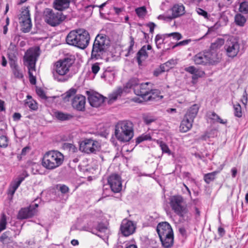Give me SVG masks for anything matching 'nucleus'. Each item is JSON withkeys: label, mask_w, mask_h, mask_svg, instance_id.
Instances as JSON below:
<instances>
[{"label": "nucleus", "mask_w": 248, "mask_h": 248, "mask_svg": "<svg viewBox=\"0 0 248 248\" xmlns=\"http://www.w3.org/2000/svg\"><path fill=\"white\" fill-rule=\"evenodd\" d=\"M103 215L100 210H95L87 214L84 217L85 224L82 227V230L91 232L101 238L108 237L106 232L107 228L102 222Z\"/></svg>", "instance_id": "nucleus-1"}, {"label": "nucleus", "mask_w": 248, "mask_h": 248, "mask_svg": "<svg viewBox=\"0 0 248 248\" xmlns=\"http://www.w3.org/2000/svg\"><path fill=\"white\" fill-rule=\"evenodd\" d=\"M74 61L75 60L71 58H65L57 61L52 70L54 79L58 82L67 81L71 78L68 73Z\"/></svg>", "instance_id": "nucleus-2"}, {"label": "nucleus", "mask_w": 248, "mask_h": 248, "mask_svg": "<svg viewBox=\"0 0 248 248\" xmlns=\"http://www.w3.org/2000/svg\"><path fill=\"white\" fill-rule=\"evenodd\" d=\"M39 55V47H35L28 49L23 57L24 64L28 69L29 80L32 85L35 84L36 82L35 65Z\"/></svg>", "instance_id": "nucleus-3"}, {"label": "nucleus", "mask_w": 248, "mask_h": 248, "mask_svg": "<svg viewBox=\"0 0 248 248\" xmlns=\"http://www.w3.org/2000/svg\"><path fill=\"white\" fill-rule=\"evenodd\" d=\"M90 39L88 32L84 29H79L71 31L67 35L66 41L68 45L84 49L88 46Z\"/></svg>", "instance_id": "nucleus-4"}, {"label": "nucleus", "mask_w": 248, "mask_h": 248, "mask_svg": "<svg viewBox=\"0 0 248 248\" xmlns=\"http://www.w3.org/2000/svg\"><path fill=\"white\" fill-rule=\"evenodd\" d=\"M115 136L121 142L129 141L134 136L133 123L129 121L119 122L115 125Z\"/></svg>", "instance_id": "nucleus-5"}, {"label": "nucleus", "mask_w": 248, "mask_h": 248, "mask_svg": "<svg viewBox=\"0 0 248 248\" xmlns=\"http://www.w3.org/2000/svg\"><path fill=\"white\" fill-rule=\"evenodd\" d=\"M64 161V155L57 150L46 152L44 155L42 166L47 170H52L61 166Z\"/></svg>", "instance_id": "nucleus-6"}, {"label": "nucleus", "mask_w": 248, "mask_h": 248, "mask_svg": "<svg viewBox=\"0 0 248 248\" xmlns=\"http://www.w3.org/2000/svg\"><path fill=\"white\" fill-rule=\"evenodd\" d=\"M109 45V41L105 35H97L94 41L91 58L92 59L98 60L102 58Z\"/></svg>", "instance_id": "nucleus-7"}, {"label": "nucleus", "mask_w": 248, "mask_h": 248, "mask_svg": "<svg viewBox=\"0 0 248 248\" xmlns=\"http://www.w3.org/2000/svg\"><path fill=\"white\" fill-rule=\"evenodd\" d=\"M170 206L173 212L179 217H184L188 212L187 206L185 204L181 196L174 195L170 200Z\"/></svg>", "instance_id": "nucleus-8"}, {"label": "nucleus", "mask_w": 248, "mask_h": 248, "mask_svg": "<svg viewBox=\"0 0 248 248\" xmlns=\"http://www.w3.org/2000/svg\"><path fill=\"white\" fill-rule=\"evenodd\" d=\"M140 84L139 81L137 78H131L125 84L124 89L122 87L118 88L115 91L113 92L108 95V103L111 104L115 101L118 98H120L124 90L128 88H133L135 92L136 86H139Z\"/></svg>", "instance_id": "nucleus-9"}, {"label": "nucleus", "mask_w": 248, "mask_h": 248, "mask_svg": "<svg viewBox=\"0 0 248 248\" xmlns=\"http://www.w3.org/2000/svg\"><path fill=\"white\" fill-rule=\"evenodd\" d=\"M44 19L46 23L55 27L65 19V16L62 13L55 12L52 9L46 8L44 11Z\"/></svg>", "instance_id": "nucleus-10"}, {"label": "nucleus", "mask_w": 248, "mask_h": 248, "mask_svg": "<svg viewBox=\"0 0 248 248\" xmlns=\"http://www.w3.org/2000/svg\"><path fill=\"white\" fill-rule=\"evenodd\" d=\"M224 49L228 57L233 58L240 50V44L238 39L233 36H229L226 41Z\"/></svg>", "instance_id": "nucleus-11"}, {"label": "nucleus", "mask_w": 248, "mask_h": 248, "mask_svg": "<svg viewBox=\"0 0 248 248\" xmlns=\"http://www.w3.org/2000/svg\"><path fill=\"white\" fill-rule=\"evenodd\" d=\"M99 143L92 139H85L79 145V150L86 154L94 153L98 149Z\"/></svg>", "instance_id": "nucleus-12"}, {"label": "nucleus", "mask_w": 248, "mask_h": 248, "mask_svg": "<svg viewBox=\"0 0 248 248\" xmlns=\"http://www.w3.org/2000/svg\"><path fill=\"white\" fill-rule=\"evenodd\" d=\"M193 61L196 64L203 65L213 64L215 62L213 55L209 52L198 53L194 56Z\"/></svg>", "instance_id": "nucleus-13"}, {"label": "nucleus", "mask_w": 248, "mask_h": 248, "mask_svg": "<svg viewBox=\"0 0 248 248\" xmlns=\"http://www.w3.org/2000/svg\"><path fill=\"white\" fill-rule=\"evenodd\" d=\"M108 183L114 193L120 192L122 189V178L117 174H112L108 178Z\"/></svg>", "instance_id": "nucleus-14"}, {"label": "nucleus", "mask_w": 248, "mask_h": 248, "mask_svg": "<svg viewBox=\"0 0 248 248\" xmlns=\"http://www.w3.org/2000/svg\"><path fill=\"white\" fill-rule=\"evenodd\" d=\"M29 176L27 171L24 170L17 178L14 179L11 183L8 188V194L12 196L14 195L16 191L24 179Z\"/></svg>", "instance_id": "nucleus-15"}, {"label": "nucleus", "mask_w": 248, "mask_h": 248, "mask_svg": "<svg viewBox=\"0 0 248 248\" xmlns=\"http://www.w3.org/2000/svg\"><path fill=\"white\" fill-rule=\"evenodd\" d=\"M151 88H152V84L151 82L142 83L139 86H136L134 93L137 95L140 96L143 100L145 101Z\"/></svg>", "instance_id": "nucleus-16"}, {"label": "nucleus", "mask_w": 248, "mask_h": 248, "mask_svg": "<svg viewBox=\"0 0 248 248\" xmlns=\"http://www.w3.org/2000/svg\"><path fill=\"white\" fill-rule=\"evenodd\" d=\"M135 229L136 226L133 221L125 219L122 221L120 230L124 236H128L133 234Z\"/></svg>", "instance_id": "nucleus-17"}, {"label": "nucleus", "mask_w": 248, "mask_h": 248, "mask_svg": "<svg viewBox=\"0 0 248 248\" xmlns=\"http://www.w3.org/2000/svg\"><path fill=\"white\" fill-rule=\"evenodd\" d=\"M85 97L82 95L78 94L73 99L72 105L73 108L77 110L83 111L85 110Z\"/></svg>", "instance_id": "nucleus-18"}, {"label": "nucleus", "mask_w": 248, "mask_h": 248, "mask_svg": "<svg viewBox=\"0 0 248 248\" xmlns=\"http://www.w3.org/2000/svg\"><path fill=\"white\" fill-rule=\"evenodd\" d=\"M156 231L159 237L173 233L172 229L167 222H162L158 224Z\"/></svg>", "instance_id": "nucleus-19"}, {"label": "nucleus", "mask_w": 248, "mask_h": 248, "mask_svg": "<svg viewBox=\"0 0 248 248\" xmlns=\"http://www.w3.org/2000/svg\"><path fill=\"white\" fill-rule=\"evenodd\" d=\"M171 16L172 19L180 17L185 13V8L181 4H175L170 9Z\"/></svg>", "instance_id": "nucleus-20"}, {"label": "nucleus", "mask_w": 248, "mask_h": 248, "mask_svg": "<svg viewBox=\"0 0 248 248\" xmlns=\"http://www.w3.org/2000/svg\"><path fill=\"white\" fill-rule=\"evenodd\" d=\"M151 46L148 45L147 46H143L138 51L137 54L136 58L139 65H141L142 62L146 60L148 57V54L146 50H151Z\"/></svg>", "instance_id": "nucleus-21"}, {"label": "nucleus", "mask_w": 248, "mask_h": 248, "mask_svg": "<svg viewBox=\"0 0 248 248\" xmlns=\"http://www.w3.org/2000/svg\"><path fill=\"white\" fill-rule=\"evenodd\" d=\"M88 100L90 105L96 108L100 107L104 102V97L99 93L91 94L88 97Z\"/></svg>", "instance_id": "nucleus-22"}, {"label": "nucleus", "mask_w": 248, "mask_h": 248, "mask_svg": "<svg viewBox=\"0 0 248 248\" xmlns=\"http://www.w3.org/2000/svg\"><path fill=\"white\" fill-rule=\"evenodd\" d=\"M35 214V209L31 206L29 207L22 208L18 214V218L20 219L31 217Z\"/></svg>", "instance_id": "nucleus-23"}, {"label": "nucleus", "mask_w": 248, "mask_h": 248, "mask_svg": "<svg viewBox=\"0 0 248 248\" xmlns=\"http://www.w3.org/2000/svg\"><path fill=\"white\" fill-rule=\"evenodd\" d=\"M185 71L192 75V79L193 82L196 80L198 78L202 77L204 72L202 70L196 69L194 66H190L185 68Z\"/></svg>", "instance_id": "nucleus-24"}, {"label": "nucleus", "mask_w": 248, "mask_h": 248, "mask_svg": "<svg viewBox=\"0 0 248 248\" xmlns=\"http://www.w3.org/2000/svg\"><path fill=\"white\" fill-rule=\"evenodd\" d=\"M71 0H54L53 8L59 11H64L69 8Z\"/></svg>", "instance_id": "nucleus-25"}, {"label": "nucleus", "mask_w": 248, "mask_h": 248, "mask_svg": "<svg viewBox=\"0 0 248 248\" xmlns=\"http://www.w3.org/2000/svg\"><path fill=\"white\" fill-rule=\"evenodd\" d=\"M194 120L185 116L180 126V130L182 132H186L192 127Z\"/></svg>", "instance_id": "nucleus-26"}, {"label": "nucleus", "mask_w": 248, "mask_h": 248, "mask_svg": "<svg viewBox=\"0 0 248 248\" xmlns=\"http://www.w3.org/2000/svg\"><path fill=\"white\" fill-rule=\"evenodd\" d=\"M53 116L60 121H69L74 118V115L71 113L63 112L59 110L54 111Z\"/></svg>", "instance_id": "nucleus-27"}, {"label": "nucleus", "mask_w": 248, "mask_h": 248, "mask_svg": "<svg viewBox=\"0 0 248 248\" xmlns=\"http://www.w3.org/2000/svg\"><path fill=\"white\" fill-rule=\"evenodd\" d=\"M162 246L165 248L171 247L173 244V233L165 236H160Z\"/></svg>", "instance_id": "nucleus-28"}, {"label": "nucleus", "mask_w": 248, "mask_h": 248, "mask_svg": "<svg viewBox=\"0 0 248 248\" xmlns=\"http://www.w3.org/2000/svg\"><path fill=\"white\" fill-rule=\"evenodd\" d=\"M160 93L158 90H153L152 88L150 89V91L149 93V94L147 96L146 101L155 100L159 99H162L163 96L160 95Z\"/></svg>", "instance_id": "nucleus-29"}, {"label": "nucleus", "mask_w": 248, "mask_h": 248, "mask_svg": "<svg viewBox=\"0 0 248 248\" xmlns=\"http://www.w3.org/2000/svg\"><path fill=\"white\" fill-rule=\"evenodd\" d=\"M199 109V106L197 104L192 105L187 110L186 116V117L190 118L193 120L196 116Z\"/></svg>", "instance_id": "nucleus-30"}, {"label": "nucleus", "mask_w": 248, "mask_h": 248, "mask_svg": "<svg viewBox=\"0 0 248 248\" xmlns=\"http://www.w3.org/2000/svg\"><path fill=\"white\" fill-rule=\"evenodd\" d=\"M10 67L15 78L19 79L23 78V74L17 64L10 65Z\"/></svg>", "instance_id": "nucleus-31"}, {"label": "nucleus", "mask_w": 248, "mask_h": 248, "mask_svg": "<svg viewBox=\"0 0 248 248\" xmlns=\"http://www.w3.org/2000/svg\"><path fill=\"white\" fill-rule=\"evenodd\" d=\"M225 44L224 39L218 38L211 44L210 48L213 50H216L220 48Z\"/></svg>", "instance_id": "nucleus-32"}, {"label": "nucleus", "mask_w": 248, "mask_h": 248, "mask_svg": "<svg viewBox=\"0 0 248 248\" xmlns=\"http://www.w3.org/2000/svg\"><path fill=\"white\" fill-rule=\"evenodd\" d=\"M239 11L244 14H248V1L246 0H239Z\"/></svg>", "instance_id": "nucleus-33"}, {"label": "nucleus", "mask_w": 248, "mask_h": 248, "mask_svg": "<svg viewBox=\"0 0 248 248\" xmlns=\"http://www.w3.org/2000/svg\"><path fill=\"white\" fill-rule=\"evenodd\" d=\"M158 218L157 217L147 216L146 221L144 223L146 226H155L158 223Z\"/></svg>", "instance_id": "nucleus-34"}, {"label": "nucleus", "mask_w": 248, "mask_h": 248, "mask_svg": "<svg viewBox=\"0 0 248 248\" xmlns=\"http://www.w3.org/2000/svg\"><path fill=\"white\" fill-rule=\"evenodd\" d=\"M209 118L213 120L214 123L225 124L227 122V120L221 119L220 117L214 112H212L210 114H209Z\"/></svg>", "instance_id": "nucleus-35"}, {"label": "nucleus", "mask_w": 248, "mask_h": 248, "mask_svg": "<svg viewBox=\"0 0 248 248\" xmlns=\"http://www.w3.org/2000/svg\"><path fill=\"white\" fill-rule=\"evenodd\" d=\"M165 37L170 38V41H178L182 38V35L179 32H174L170 33H165Z\"/></svg>", "instance_id": "nucleus-36"}, {"label": "nucleus", "mask_w": 248, "mask_h": 248, "mask_svg": "<svg viewBox=\"0 0 248 248\" xmlns=\"http://www.w3.org/2000/svg\"><path fill=\"white\" fill-rule=\"evenodd\" d=\"M217 173V171H215L204 174L203 178L205 183L209 184L211 182L215 180L216 176Z\"/></svg>", "instance_id": "nucleus-37"}, {"label": "nucleus", "mask_w": 248, "mask_h": 248, "mask_svg": "<svg viewBox=\"0 0 248 248\" xmlns=\"http://www.w3.org/2000/svg\"><path fill=\"white\" fill-rule=\"evenodd\" d=\"M246 22V18L244 16L241 15L240 14L236 15L235 16V22L236 25L240 27H243L244 26Z\"/></svg>", "instance_id": "nucleus-38"}, {"label": "nucleus", "mask_w": 248, "mask_h": 248, "mask_svg": "<svg viewBox=\"0 0 248 248\" xmlns=\"http://www.w3.org/2000/svg\"><path fill=\"white\" fill-rule=\"evenodd\" d=\"M27 98L29 99V101L25 102L26 106L31 110H36L38 108V107L36 101L32 99L31 97L29 95L27 96Z\"/></svg>", "instance_id": "nucleus-39"}, {"label": "nucleus", "mask_w": 248, "mask_h": 248, "mask_svg": "<svg viewBox=\"0 0 248 248\" xmlns=\"http://www.w3.org/2000/svg\"><path fill=\"white\" fill-rule=\"evenodd\" d=\"M157 143L161 149L163 154L166 153L169 155L171 154V151L166 143L161 140H157Z\"/></svg>", "instance_id": "nucleus-40"}, {"label": "nucleus", "mask_w": 248, "mask_h": 248, "mask_svg": "<svg viewBox=\"0 0 248 248\" xmlns=\"http://www.w3.org/2000/svg\"><path fill=\"white\" fill-rule=\"evenodd\" d=\"M17 53L16 52H9L8 53V58L9 61V64L10 65H14L17 63V58L16 56Z\"/></svg>", "instance_id": "nucleus-41"}, {"label": "nucleus", "mask_w": 248, "mask_h": 248, "mask_svg": "<svg viewBox=\"0 0 248 248\" xmlns=\"http://www.w3.org/2000/svg\"><path fill=\"white\" fill-rule=\"evenodd\" d=\"M142 119L144 123L147 125H149L156 120L155 117L149 114L143 115Z\"/></svg>", "instance_id": "nucleus-42"}, {"label": "nucleus", "mask_w": 248, "mask_h": 248, "mask_svg": "<svg viewBox=\"0 0 248 248\" xmlns=\"http://www.w3.org/2000/svg\"><path fill=\"white\" fill-rule=\"evenodd\" d=\"M21 23L22 31L24 33L29 32L32 27V24L31 20H28L26 22H23Z\"/></svg>", "instance_id": "nucleus-43"}, {"label": "nucleus", "mask_w": 248, "mask_h": 248, "mask_svg": "<svg viewBox=\"0 0 248 248\" xmlns=\"http://www.w3.org/2000/svg\"><path fill=\"white\" fill-rule=\"evenodd\" d=\"M21 22H26L28 20H31L29 10L27 8L23 10L21 15Z\"/></svg>", "instance_id": "nucleus-44"}, {"label": "nucleus", "mask_w": 248, "mask_h": 248, "mask_svg": "<svg viewBox=\"0 0 248 248\" xmlns=\"http://www.w3.org/2000/svg\"><path fill=\"white\" fill-rule=\"evenodd\" d=\"M167 39L168 38L165 37V34L162 35L157 34L155 40L157 47L159 48V45L163 43L164 40Z\"/></svg>", "instance_id": "nucleus-45"}, {"label": "nucleus", "mask_w": 248, "mask_h": 248, "mask_svg": "<svg viewBox=\"0 0 248 248\" xmlns=\"http://www.w3.org/2000/svg\"><path fill=\"white\" fill-rule=\"evenodd\" d=\"M10 232L6 231L3 233L0 237V241L3 244L7 243L10 240Z\"/></svg>", "instance_id": "nucleus-46"}, {"label": "nucleus", "mask_w": 248, "mask_h": 248, "mask_svg": "<svg viewBox=\"0 0 248 248\" xmlns=\"http://www.w3.org/2000/svg\"><path fill=\"white\" fill-rule=\"evenodd\" d=\"M9 140L7 136L2 135L0 136V147L5 148L8 145Z\"/></svg>", "instance_id": "nucleus-47"}, {"label": "nucleus", "mask_w": 248, "mask_h": 248, "mask_svg": "<svg viewBox=\"0 0 248 248\" xmlns=\"http://www.w3.org/2000/svg\"><path fill=\"white\" fill-rule=\"evenodd\" d=\"M197 14L202 17H203L206 20H209L210 17V15L206 11L200 8H197L196 9Z\"/></svg>", "instance_id": "nucleus-48"}, {"label": "nucleus", "mask_w": 248, "mask_h": 248, "mask_svg": "<svg viewBox=\"0 0 248 248\" xmlns=\"http://www.w3.org/2000/svg\"><path fill=\"white\" fill-rule=\"evenodd\" d=\"M234 114L235 116L240 118L242 116L241 107L239 104H237L233 106Z\"/></svg>", "instance_id": "nucleus-49"}, {"label": "nucleus", "mask_w": 248, "mask_h": 248, "mask_svg": "<svg viewBox=\"0 0 248 248\" xmlns=\"http://www.w3.org/2000/svg\"><path fill=\"white\" fill-rule=\"evenodd\" d=\"M7 221L6 216L3 214L0 219V232L5 230L6 228Z\"/></svg>", "instance_id": "nucleus-50"}, {"label": "nucleus", "mask_w": 248, "mask_h": 248, "mask_svg": "<svg viewBox=\"0 0 248 248\" xmlns=\"http://www.w3.org/2000/svg\"><path fill=\"white\" fill-rule=\"evenodd\" d=\"M151 139V137L149 134H142L138 137L136 140V144H139L144 140H150Z\"/></svg>", "instance_id": "nucleus-51"}, {"label": "nucleus", "mask_w": 248, "mask_h": 248, "mask_svg": "<svg viewBox=\"0 0 248 248\" xmlns=\"http://www.w3.org/2000/svg\"><path fill=\"white\" fill-rule=\"evenodd\" d=\"M114 73L112 72L109 71H105L101 76V78H106V79H108L109 80L113 79L114 78Z\"/></svg>", "instance_id": "nucleus-52"}, {"label": "nucleus", "mask_w": 248, "mask_h": 248, "mask_svg": "<svg viewBox=\"0 0 248 248\" xmlns=\"http://www.w3.org/2000/svg\"><path fill=\"white\" fill-rule=\"evenodd\" d=\"M134 40L132 37H130V45L127 49V53L125 54L126 57H128L131 54H133L134 53L133 51V46L134 45Z\"/></svg>", "instance_id": "nucleus-53"}, {"label": "nucleus", "mask_w": 248, "mask_h": 248, "mask_svg": "<svg viewBox=\"0 0 248 248\" xmlns=\"http://www.w3.org/2000/svg\"><path fill=\"white\" fill-rule=\"evenodd\" d=\"M77 90L74 88H71L67 92H66L64 94V97L63 99L65 100L68 101L69 98L72 96L76 94Z\"/></svg>", "instance_id": "nucleus-54"}, {"label": "nucleus", "mask_w": 248, "mask_h": 248, "mask_svg": "<svg viewBox=\"0 0 248 248\" xmlns=\"http://www.w3.org/2000/svg\"><path fill=\"white\" fill-rule=\"evenodd\" d=\"M135 11L139 17H143L146 14V9L145 7L142 6L136 9Z\"/></svg>", "instance_id": "nucleus-55"}, {"label": "nucleus", "mask_w": 248, "mask_h": 248, "mask_svg": "<svg viewBox=\"0 0 248 248\" xmlns=\"http://www.w3.org/2000/svg\"><path fill=\"white\" fill-rule=\"evenodd\" d=\"M241 101L244 106L246 107L248 102V94L247 93L246 89L245 90Z\"/></svg>", "instance_id": "nucleus-56"}, {"label": "nucleus", "mask_w": 248, "mask_h": 248, "mask_svg": "<svg viewBox=\"0 0 248 248\" xmlns=\"http://www.w3.org/2000/svg\"><path fill=\"white\" fill-rule=\"evenodd\" d=\"M191 42V40L190 39H186L185 40H183L182 41H180L178 43H176L173 46V48H174L175 47L178 46H186L188 45L189 43Z\"/></svg>", "instance_id": "nucleus-57"}, {"label": "nucleus", "mask_w": 248, "mask_h": 248, "mask_svg": "<svg viewBox=\"0 0 248 248\" xmlns=\"http://www.w3.org/2000/svg\"><path fill=\"white\" fill-rule=\"evenodd\" d=\"M99 65V63L96 62L92 65V72L94 75H96L99 71L100 69Z\"/></svg>", "instance_id": "nucleus-58"}, {"label": "nucleus", "mask_w": 248, "mask_h": 248, "mask_svg": "<svg viewBox=\"0 0 248 248\" xmlns=\"http://www.w3.org/2000/svg\"><path fill=\"white\" fill-rule=\"evenodd\" d=\"M157 19L159 20H163L166 22H169L171 21L172 19H173L171 18V16H166L165 15H160L158 16Z\"/></svg>", "instance_id": "nucleus-59"}, {"label": "nucleus", "mask_w": 248, "mask_h": 248, "mask_svg": "<svg viewBox=\"0 0 248 248\" xmlns=\"http://www.w3.org/2000/svg\"><path fill=\"white\" fill-rule=\"evenodd\" d=\"M6 128V124L3 121H0V132L1 134L3 135L5 134Z\"/></svg>", "instance_id": "nucleus-60"}, {"label": "nucleus", "mask_w": 248, "mask_h": 248, "mask_svg": "<svg viewBox=\"0 0 248 248\" xmlns=\"http://www.w3.org/2000/svg\"><path fill=\"white\" fill-rule=\"evenodd\" d=\"M176 61L173 59L170 60L164 63L165 64H166L167 67H168L169 69L172 68L176 64Z\"/></svg>", "instance_id": "nucleus-61"}, {"label": "nucleus", "mask_w": 248, "mask_h": 248, "mask_svg": "<svg viewBox=\"0 0 248 248\" xmlns=\"http://www.w3.org/2000/svg\"><path fill=\"white\" fill-rule=\"evenodd\" d=\"M59 190L63 194H65L67 193L69 191V188L65 185H60L59 186Z\"/></svg>", "instance_id": "nucleus-62"}, {"label": "nucleus", "mask_w": 248, "mask_h": 248, "mask_svg": "<svg viewBox=\"0 0 248 248\" xmlns=\"http://www.w3.org/2000/svg\"><path fill=\"white\" fill-rule=\"evenodd\" d=\"M202 0H183V1L188 5H190L192 4H197L199 3Z\"/></svg>", "instance_id": "nucleus-63"}, {"label": "nucleus", "mask_w": 248, "mask_h": 248, "mask_svg": "<svg viewBox=\"0 0 248 248\" xmlns=\"http://www.w3.org/2000/svg\"><path fill=\"white\" fill-rule=\"evenodd\" d=\"M146 26L149 28L150 32L153 34L154 31V29L156 26V25L154 22H151L147 24Z\"/></svg>", "instance_id": "nucleus-64"}]
</instances>
